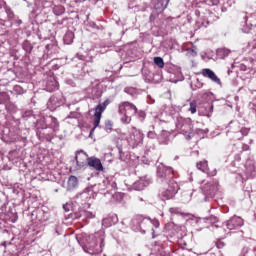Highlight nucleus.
<instances>
[{"mask_svg":"<svg viewBox=\"0 0 256 256\" xmlns=\"http://www.w3.org/2000/svg\"><path fill=\"white\" fill-rule=\"evenodd\" d=\"M218 55H219V57L224 59V57H228L229 56V50H227V49H220V50H218Z\"/></svg>","mask_w":256,"mask_h":256,"instance_id":"obj_30","label":"nucleus"},{"mask_svg":"<svg viewBox=\"0 0 256 256\" xmlns=\"http://www.w3.org/2000/svg\"><path fill=\"white\" fill-rule=\"evenodd\" d=\"M240 133H242V135H248L249 130L244 128V129L240 130Z\"/></svg>","mask_w":256,"mask_h":256,"instance_id":"obj_38","label":"nucleus"},{"mask_svg":"<svg viewBox=\"0 0 256 256\" xmlns=\"http://www.w3.org/2000/svg\"><path fill=\"white\" fill-rule=\"evenodd\" d=\"M227 5H229V2H226V3L224 4V6L222 7V11H223V12L227 11Z\"/></svg>","mask_w":256,"mask_h":256,"instance_id":"obj_40","label":"nucleus"},{"mask_svg":"<svg viewBox=\"0 0 256 256\" xmlns=\"http://www.w3.org/2000/svg\"><path fill=\"white\" fill-rule=\"evenodd\" d=\"M62 103L63 102L57 96H51L47 103V106L50 111H55L57 107H61Z\"/></svg>","mask_w":256,"mask_h":256,"instance_id":"obj_15","label":"nucleus"},{"mask_svg":"<svg viewBox=\"0 0 256 256\" xmlns=\"http://www.w3.org/2000/svg\"><path fill=\"white\" fill-rule=\"evenodd\" d=\"M189 111H190L192 114L197 113V102H195V101L190 102Z\"/></svg>","mask_w":256,"mask_h":256,"instance_id":"obj_32","label":"nucleus"},{"mask_svg":"<svg viewBox=\"0 0 256 256\" xmlns=\"http://www.w3.org/2000/svg\"><path fill=\"white\" fill-rule=\"evenodd\" d=\"M169 213L174 216V215H183V211L181 210V208H177V207H172L169 209Z\"/></svg>","mask_w":256,"mask_h":256,"instance_id":"obj_28","label":"nucleus"},{"mask_svg":"<svg viewBox=\"0 0 256 256\" xmlns=\"http://www.w3.org/2000/svg\"><path fill=\"white\" fill-rule=\"evenodd\" d=\"M139 117H141L142 119H145V113L144 112H140L139 113Z\"/></svg>","mask_w":256,"mask_h":256,"instance_id":"obj_41","label":"nucleus"},{"mask_svg":"<svg viewBox=\"0 0 256 256\" xmlns=\"http://www.w3.org/2000/svg\"><path fill=\"white\" fill-rule=\"evenodd\" d=\"M53 13L57 16L63 15V13H65V7L63 5H55L53 7Z\"/></svg>","mask_w":256,"mask_h":256,"instance_id":"obj_24","label":"nucleus"},{"mask_svg":"<svg viewBox=\"0 0 256 256\" xmlns=\"http://www.w3.org/2000/svg\"><path fill=\"white\" fill-rule=\"evenodd\" d=\"M140 201H143V198H140Z\"/></svg>","mask_w":256,"mask_h":256,"instance_id":"obj_49","label":"nucleus"},{"mask_svg":"<svg viewBox=\"0 0 256 256\" xmlns=\"http://www.w3.org/2000/svg\"><path fill=\"white\" fill-rule=\"evenodd\" d=\"M86 241L84 250L89 249V251H93V253H99V251H101V247H103L104 238L101 236L100 232H97L89 235Z\"/></svg>","mask_w":256,"mask_h":256,"instance_id":"obj_1","label":"nucleus"},{"mask_svg":"<svg viewBox=\"0 0 256 256\" xmlns=\"http://www.w3.org/2000/svg\"><path fill=\"white\" fill-rule=\"evenodd\" d=\"M109 100H105L102 104H99L95 108V114H94V128L92 131H95L97 127H99V124L101 123V117L103 115V111L107 109V106L109 105Z\"/></svg>","mask_w":256,"mask_h":256,"instance_id":"obj_7","label":"nucleus"},{"mask_svg":"<svg viewBox=\"0 0 256 256\" xmlns=\"http://www.w3.org/2000/svg\"><path fill=\"white\" fill-rule=\"evenodd\" d=\"M209 133V129H201V128H197L195 130V134L199 135L200 137L205 138V136Z\"/></svg>","mask_w":256,"mask_h":256,"instance_id":"obj_26","label":"nucleus"},{"mask_svg":"<svg viewBox=\"0 0 256 256\" xmlns=\"http://www.w3.org/2000/svg\"><path fill=\"white\" fill-rule=\"evenodd\" d=\"M163 256H169V254H165V255H163Z\"/></svg>","mask_w":256,"mask_h":256,"instance_id":"obj_47","label":"nucleus"},{"mask_svg":"<svg viewBox=\"0 0 256 256\" xmlns=\"http://www.w3.org/2000/svg\"><path fill=\"white\" fill-rule=\"evenodd\" d=\"M168 184V188L161 190L159 194L162 201H169V199H173L177 191H179V184H177V182H169Z\"/></svg>","mask_w":256,"mask_h":256,"instance_id":"obj_6","label":"nucleus"},{"mask_svg":"<svg viewBox=\"0 0 256 256\" xmlns=\"http://www.w3.org/2000/svg\"><path fill=\"white\" fill-rule=\"evenodd\" d=\"M208 220L210 221V223H217L219 221V218H217V216H210Z\"/></svg>","mask_w":256,"mask_h":256,"instance_id":"obj_35","label":"nucleus"},{"mask_svg":"<svg viewBox=\"0 0 256 256\" xmlns=\"http://www.w3.org/2000/svg\"><path fill=\"white\" fill-rule=\"evenodd\" d=\"M154 63L160 69H163L165 67V62L163 61V58H161V57H155L154 58Z\"/></svg>","mask_w":256,"mask_h":256,"instance_id":"obj_27","label":"nucleus"},{"mask_svg":"<svg viewBox=\"0 0 256 256\" xmlns=\"http://www.w3.org/2000/svg\"><path fill=\"white\" fill-rule=\"evenodd\" d=\"M88 167L90 169H94V171H103V164L101 163V159L92 156L88 160Z\"/></svg>","mask_w":256,"mask_h":256,"instance_id":"obj_13","label":"nucleus"},{"mask_svg":"<svg viewBox=\"0 0 256 256\" xmlns=\"http://www.w3.org/2000/svg\"><path fill=\"white\" fill-rule=\"evenodd\" d=\"M210 111L213 113V105L210 106Z\"/></svg>","mask_w":256,"mask_h":256,"instance_id":"obj_43","label":"nucleus"},{"mask_svg":"<svg viewBox=\"0 0 256 256\" xmlns=\"http://www.w3.org/2000/svg\"><path fill=\"white\" fill-rule=\"evenodd\" d=\"M44 123L46 125V129H53V131H57L59 129V122L57 121V118L53 116H47L44 118Z\"/></svg>","mask_w":256,"mask_h":256,"instance_id":"obj_14","label":"nucleus"},{"mask_svg":"<svg viewBox=\"0 0 256 256\" xmlns=\"http://www.w3.org/2000/svg\"><path fill=\"white\" fill-rule=\"evenodd\" d=\"M212 5H217V3H213Z\"/></svg>","mask_w":256,"mask_h":256,"instance_id":"obj_48","label":"nucleus"},{"mask_svg":"<svg viewBox=\"0 0 256 256\" xmlns=\"http://www.w3.org/2000/svg\"><path fill=\"white\" fill-rule=\"evenodd\" d=\"M148 137H149V139H155V132L149 131L148 132Z\"/></svg>","mask_w":256,"mask_h":256,"instance_id":"obj_37","label":"nucleus"},{"mask_svg":"<svg viewBox=\"0 0 256 256\" xmlns=\"http://www.w3.org/2000/svg\"><path fill=\"white\" fill-rule=\"evenodd\" d=\"M204 195L207 197H215L217 191H219V184L217 182H209L202 187Z\"/></svg>","mask_w":256,"mask_h":256,"instance_id":"obj_9","label":"nucleus"},{"mask_svg":"<svg viewBox=\"0 0 256 256\" xmlns=\"http://www.w3.org/2000/svg\"><path fill=\"white\" fill-rule=\"evenodd\" d=\"M243 220L241 217L234 216L226 221L225 225L229 231H233L235 229H239V227H243Z\"/></svg>","mask_w":256,"mask_h":256,"instance_id":"obj_10","label":"nucleus"},{"mask_svg":"<svg viewBox=\"0 0 256 256\" xmlns=\"http://www.w3.org/2000/svg\"><path fill=\"white\" fill-rule=\"evenodd\" d=\"M7 13H8V17H9L10 19H13V12L8 9V10H7Z\"/></svg>","mask_w":256,"mask_h":256,"instance_id":"obj_39","label":"nucleus"},{"mask_svg":"<svg viewBox=\"0 0 256 256\" xmlns=\"http://www.w3.org/2000/svg\"><path fill=\"white\" fill-rule=\"evenodd\" d=\"M11 99L6 92H0V105H5Z\"/></svg>","mask_w":256,"mask_h":256,"instance_id":"obj_25","label":"nucleus"},{"mask_svg":"<svg viewBox=\"0 0 256 256\" xmlns=\"http://www.w3.org/2000/svg\"><path fill=\"white\" fill-rule=\"evenodd\" d=\"M128 143H130V145H132L133 147L141 145V143H143V133H141V130L132 127L130 130V137L128 138Z\"/></svg>","mask_w":256,"mask_h":256,"instance_id":"obj_8","label":"nucleus"},{"mask_svg":"<svg viewBox=\"0 0 256 256\" xmlns=\"http://www.w3.org/2000/svg\"><path fill=\"white\" fill-rule=\"evenodd\" d=\"M106 221H107L106 219L103 220V225H105V222H106Z\"/></svg>","mask_w":256,"mask_h":256,"instance_id":"obj_44","label":"nucleus"},{"mask_svg":"<svg viewBox=\"0 0 256 256\" xmlns=\"http://www.w3.org/2000/svg\"><path fill=\"white\" fill-rule=\"evenodd\" d=\"M176 128L180 130L182 135H185L186 139L193 137V125L190 118H183L182 116L176 117Z\"/></svg>","mask_w":256,"mask_h":256,"instance_id":"obj_2","label":"nucleus"},{"mask_svg":"<svg viewBox=\"0 0 256 256\" xmlns=\"http://www.w3.org/2000/svg\"><path fill=\"white\" fill-rule=\"evenodd\" d=\"M169 4V2H165V1H157L154 4V9H156V11H158L159 13H161L162 11H165V9H167V5Z\"/></svg>","mask_w":256,"mask_h":256,"instance_id":"obj_19","label":"nucleus"},{"mask_svg":"<svg viewBox=\"0 0 256 256\" xmlns=\"http://www.w3.org/2000/svg\"><path fill=\"white\" fill-rule=\"evenodd\" d=\"M196 167L199 171H202V173H207L209 177H215V175H217V169H209L207 160L198 162Z\"/></svg>","mask_w":256,"mask_h":256,"instance_id":"obj_11","label":"nucleus"},{"mask_svg":"<svg viewBox=\"0 0 256 256\" xmlns=\"http://www.w3.org/2000/svg\"><path fill=\"white\" fill-rule=\"evenodd\" d=\"M90 158L91 157H89V155H87L85 151H77L75 156L76 166L74 167V171H81V169H87Z\"/></svg>","mask_w":256,"mask_h":256,"instance_id":"obj_5","label":"nucleus"},{"mask_svg":"<svg viewBox=\"0 0 256 256\" xmlns=\"http://www.w3.org/2000/svg\"><path fill=\"white\" fill-rule=\"evenodd\" d=\"M77 199H81V201L91 199V189L86 188L82 193L77 195Z\"/></svg>","mask_w":256,"mask_h":256,"instance_id":"obj_18","label":"nucleus"},{"mask_svg":"<svg viewBox=\"0 0 256 256\" xmlns=\"http://www.w3.org/2000/svg\"><path fill=\"white\" fill-rule=\"evenodd\" d=\"M149 185V180L140 179L137 182H135L134 187L137 189V191H141L145 189Z\"/></svg>","mask_w":256,"mask_h":256,"instance_id":"obj_17","label":"nucleus"},{"mask_svg":"<svg viewBox=\"0 0 256 256\" xmlns=\"http://www.w3.org/2000/svg\"><path fill=\"white\" fill-rule=\"evenodd\" d=\"M110 187H115V182L109 181L107 178H105L102 183H100V189H102V191H105V189H110Z\"/></svg>","mask_w":256,"mask_h":256,"instance_id":"obj_23","label":"nucleus"},{"mask_svg":"<svg viewBox=\"0 0 256 256\" xmlns=\"http://www.w3.org/2000/svg\"><path fill=\"white\" fill-rule=\"evenodd\" d=\"M124 91L125 93H129V95H133V93H135V89L133 88H125Z\"/></svg>","mask_w":256,"mask_h":256,"instance_id":"obj_36","label":"nucleus"},{"mask_svg":"<svg viewBox=\"0 0 256 256\" xmlns=\"http://www.w3.org/2000/svg\"><path fill=\"white\" fill-rule=\"evenodd\" d=\"M113 130V122L111 120L105 121V131H112Z\"/></svg>","mask_w":256,"mask_h":256,"instance_id":"obj_33","label":"nucleus"},{"mask_svg":"<svg viewBox=\"0 0 256 256\" xmlns=\"http://www.w3.org/2000/svg\"><path fill=\"white\" fill-rule=\"evenodd\" d=\"M64 43L66 45H71L73 43V39H75V34H73V32L68 31L65 35H64Z\"/></svg>","mask_w":256,"mask_h":256,"instance_id":"obj_21","label":"nucleus"},{"mask_svg":"<svg viewBox=\"0 0 256 256\" xmlns=\"http://www.w3.org/2000/svg\"><path fill=\"white\" fill-rule=\"evenodd\" d=\"M79 185V180L76 176H70L68 179V189H75Z\"/></svg>","mask_w":256,"mask_h":256,"instance_id":"obj_20","label":"nucleus"},{"mask_svg":"<svg viewBox=\"0 0 256 256\" xmlns=\"http://www.w3.org/2000/svg\"><path fill=\"white\" fill-rule=\"evenodd\" d=\"M57 235H59V231L56 230Z\"/></svg>","mask_w":256,"mask_h":256,"instance_id":"obj_45","label":"nucleus"},{"mask_svg":"<svg viewBox=\"0 0 256 256\" xmlns=\"http://www.w3.org/2000/svg\"><path fill=\"white\" fill-rule=\"evenodd\" d=\"M156 173L158 179L162 183H175V181H173V177L175 175V171H173V168L160 164L157 167Z\"/></svg>","mask_w":256,"mask_h":256,"instance_id":"obj_4","label":"nucleus"},{"mask_svg":"<svg viewBox=\"0 0 256 256\" xmlns=\"http://www.w3.org/2000/svg\"><path fill=\"white\" fill-rule=\"evenodd\" d=\"M119 112L124 115L121 118L122 123L128 125L131 123V117L137 115V107L129 102H124L119 106Z\"/></svg>","mask_w":256,"mask_h":256,"instance_id":"obj_3","label":"nucleus"},{"mask_svg":"<svg viewBox=\"0 0 256 256\" xmlns=\"http://www.w3.org/2000/svg\"><path fill=\"white\" fill-rule=\"evenodd\" d=\"M63 209H64L65 211H69V208H67V205H64V206H63Z\"/></svg>","mask_w":256,"mask_h":256,"instance_id":"obj_42","label":"nucleus"},{"mask_svg":"<svg viewBox=\"0 0 256 256\" xmlns=\"http://www.w3.org/2000/svg\"><path fill=\"white\" fill-rule=\"evenodd\" d=\"M243 256H256L255 250L250 249V248H244Z\"/></svg>","mask_w":256,"mask_h":256,"instance_id":"obj_29","label":"nucleus"},{"mask_svg":"<svg viewBox=\"0 0 256 256\" xmlns=\"http://www.w3.org/2000/svg\"><path fill=\"white\" fill-rule=\"evenodd\" d=\"M169 141V132L163 130L159 136V142L162 143V145H167Z\"/></svg>","mask_w":256,"mask_h":256,"instance_id":"obj_22","label":"nucleus"},{"mask_svg":"<svg viewBox=\"0 0 256 256\" xmlns=\"http://www.w3.org/2000/svg\"><path fill=\"white\" fill-rule=\"evenodd\" d=\"M187 52H188V55H190V57H197V50L195 47L189 48Z\"/></svg>","mask_w":256,"mask_h":256,"instance_id":"obj_34","label":"nucleus"},{"mask_svg":"<svg viewBox=\"0 0 256 256\" xmlns=\"http://www.w3.org/2000/svg\"><path fill=\"white\" fill-rule=\"evenodd\" d=\"M14 93H16V95H23V93H25V89L19 85H16L14 86Z\"/></svg>","mask_w":256,"mask_h":256,"instance_id":"obj_31","label":"nucleus"},{"mask_svg":"<svg viewBox=\"0 0 256 256\" xmlns=\"http://www.w3.org/2000/svg\"><path fill=\"white\" fill-rule=\"evenodd\" d=\"M46 89L50 93H52L53 91H57V89H59V83L57 82V80H55V78H51L50 81H48L46 84Z\"/></svg>","mask_w":256,"mask_h":256,"instance_id":"obj_16","label":"nucleus"},{"mask_svg":"<svg viewBox=\"0 0 256 256\" xmlns=\"http://www.w3.org/2000/svg\"><path fill=\"white\" fill-rule=\"evenodd\" d=\"M19 23L21 24V23H23L21 20H19Z\"/></svg>","mask_w":256,"mask_h":256,"instance_id":"obj_46","label":"nucleus"},{"mask_svg":"<svg viewBox=\"0 0 256 256\" xmlns=\"http://www.w3.org/2000/svg\"><path fill=\"white\" fill-rule=\"evenodd\" d=\"M202 75L203 77H206L207 79H210L213 83H216L217 85H221V79L217 77V74L213 72V70L209 68L202 69Z\"/></svg>","mask_w":256,"mask_h":256,"instance_id":"obj_12","label":"nucleus"}]
</instances>
